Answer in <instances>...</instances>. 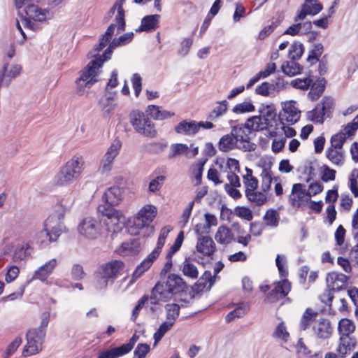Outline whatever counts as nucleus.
Masks as SVG:
<instances>
[{
    "label": "nucleus",
    "instance_id": "9d476101",
    "mask_svg": "<svg viewBox=\"0 0 358 358\" xmlns=\"http://www.w3.org/2000/svg\"><path fill=\"white\" fill-rule=\"evenodd\" d=\"M130 122L134 129L139 134L149 137L155 136L156 130L154 128V125L143 113L133 111L130 114Z\"/></svg>",
    "mask_w": 358,
    "mask_h": 358
},
{
    "label": "nucleus",
    "instance_id": "c03bdc74",
    "mask_svg": "<svg viewBox=\"0 0 358 358\" xmlns=\"http://www.w3.org/2000/svg\"><path fill=\"white\" fill-rule=\"evenodd\" d=\"M246 173L243 176V184L245 187V191L256 190L258 187V180L253 176L252 170L245 167Z\"/></svg>",
    "mask_w": 358,
    "mask_h": 358
},
{
    "label": "nucleus",
    "instance_id": "680f3d73",
    "mask_svg": "<svg viewBox=\"0 0 358 358\" xmlns=\"http://www.w3.org/2000/svg\"><path fill=\"white\" fill-rule=\"evenodd\" d=\"M323 52V45L321 43L314 45L310 55L307 58V61L311 63H315L319 61V57Z\"/></svg>",
    "mask_w": 358,
    "mask_h": 358
},
{
    "label": "nucleus",
    "instance_id": "f03ea898",
    "mask_svg": "<svg viewBox=\"0 0 358 358\" xmlns=\"http://www.w3.org/2000/svg\"><path fill=\"white\" fill-rule=\"evenodd\" d=\"M85 168V162L82 155L76 154L59 168L53 178V183L57 187H66L82 175Z\"/></svg>",
    "mask_w": 358,
    "mask_h": 358
},
{
    "label": "nucleus",
    "instance_id": "393cba45",
    "mask_svg": "<svg viewBox=\"0 0 358 358\" xmlns=\"http://www.w3.org/2000/svg\"><path fill=\"white\" fill-rule=\"evenodd\" d=\"M21 69V66L18 64H4L0 74V87L8 85L11 80L20 73Z\"/></svg>",
    "mask_w": 358,
    "mask_h": 358
},
{
    "label": "nucleus",
    "instance_id": "9b49d317",
    "mask_svg": "<svg viewBox=\"0 0 358 358\" xmlns=\"http://www.w3.org/2000/svg\"><path fill=\"white\" fill-rule=\"evenodd\" d=\"M45 335V331L29 329L26 334L27 344L23 350V355L28 357L38 354L42 350Z\"/></svg>",
    "mask_w": 358,
    "mask_h": 358
},
{
    "label": "nucleus",
    "instance_id": "423d86ee",
    "mask_svg": "<svg viewBox=\"0 0 358 358\" xmlns=\"http://www.w3.org/2000/svg\"><path fill=\"white\" fill-rule=\"evenodd\" d=\"M124 268V263L120 260H112L103 264L97 273L96 287L99 289H105L109 283L122 274Z\"/></svg>",
    "mask_w": 358,
    "mask_h": 358
},
{
    "label": "nucleus",
    "instance_id": "13d9d810",
    "mask_svg": "<svg viewBox=\"0 0 358 358\" xmlns=\"http://www.w3.org/2000/svg\"><path fill=\"white\" fill-rule=\"evenodd\" d=\"M313 81V78H312L310 76H308L304 78H296L295 80H293L291 82V85L294 88L305 90H308L310 87Z\"/></svg>",
    "mask_w": 358,
    "mask_h": 358
},
{
    "label": "nucleus",
    "instance_id": "052dcab7",
    "mask_svg": "<svg viewBox=\"0 0 358 358\" xmlns=\"http://www.w3.org/2000/svg\"><path fill=\"white\" fill-rule=\"evenodd\" d=\"M304 48L302 43H294L289 50V57L292 60L299 59L303 52Z\"/></svg>",
    "mask_w": 358,
    "mask_h": 358
},
{
    "label": "nucleus",
    "instance_id": "864d4df0",
    "mask_svg": "<svg viewBox=\"0 0 358 358\" xmlns=\"http://www.w3.org/2000/svg\"><path fill=\"white\" fill-rule=\"evenodd\" d=\"M345 140L346 134H343V132L342 131L338 132L336 134H334L331 136L329 147L335 149L344 150L343 147Z\"/></svg>",
    "mask_w": 358,
    "mask_h": 358
},
{
    "label": "nucleus",
    "instance_id": "774afa93",
    "mask_svg": "<svg viewBox=\"0 0 358 358\" xmlns=\"http://www.w3.org/2000/svg\"><path fill=\"white\" fill-rule=\"evenodd\" d=\"M150 349V345L148 344H138L134 352V358H145Z\"/></svg>",
    "mask_w": 358,
    "mask_h": 358
},
{
    "label": "nucleus",
    "instance_id": "69168bd1",
    "mask_svg": "<svg viewBox=\"0 0 358 358\" xmlns=\"http://www.w3.org/2000/svg\"><path fill=\"white\" fill-rule=\"evenodd\" d=\"M207 159H200L193 167L192 173L197 181V184H200L202 178L203 166Z\"/></svg>",
    "mask_w": 358,
    "mask_h": 358
},
{
    "label": "nucleus",
    "instance_id": "473e14b6",
    "mask_svg": "<svg viewBox=\"0 0 358 358\" xmlns=\"http://www.w3.org/2000/svg\"><path fill=\"white\" fill-rule=\"evenodd\" d=\"M215 239L220 244L228 245L234 239V237L229 228L222 225L218 227L215 235Z\"/></svg>",
    "mask_w": 358,
    "mask_h": 358
},
{
    "label": "nucleus",
    "instance_id": "1a4fd4ad",
    "mask_svg": "<svg viewBox=\"0 0 358 358\" xmlns=\"http://www.w3.org/2000/svg\"><path fill=\"white\" fill-rule=\"evenodd\" d=\"M25 16L22 17L24 27H31V20L36 22H43L53 17V13L49 9H42L38 5L28 4L24 9Z\"/></svg>",
    "mask_w": 358,
    "mask_h": 358
},
{
    "label": "nucleus",
    "instance_id": "a19ab883",
    "mask_svg": "<svg viewBox=\"0 0 358 358\" xmlns=\"http://www.w3.org/2000/svg\"><path fill=\"white\" fill-rule=\"evenodd\" d=\"M317 315V312L310 308H306L300 321V329L305 331L310 325L313 327V323L317 320L315 319Z\"/></svg>",
    "mask_w": 358,
    "mask_h": 358
},
{
    "label": "nucleus",
    "instance_id": "f704fd0d",
    "mask_svg": "<svg viewBox=\"0 0 358 358\" xmlns=\"http://www.w3.org/2000/svg\"><path fill=\"white\" fill-rule=\"evenodd\" d=\"M115 9L117 10V14L115 17V21L118 24V31H123L125 29L124 11L122 8V3L116 2L110 9L108 15L110 18L114 15Z\"/></svg>",
    "mask_w": 358,
    "mask_h": 358
},
{
    "label": "nucleus",
    "instance_id": "4be33fe9",
    "mask_svg": "<svg viewBox=\"0 0 358 358\" xmlns=\"http://www.w3.org/2000/svg\"><path fill=\"white\" fill-rule=\"evenodd\" d=\"M322 10V5L317 0H306L301 10L295 17L294 21L298 22L305 19L307 15H315Z\"/></svg>",
    "mask_w": 358,
    "mask_h": 358
},
{
    "label": "nucleus",
    "instance_id": "f257e3e1",
    "mask_svg": "<svg viewBox=\"0 0 358 358\" xmlns=\"http://www.w3.org/2000/svg\"><path fill=\"white\" fill-rule=\"evenodd\" d=\"M133 37V32L126 33L118 38L113 39L102 55L92 56V59L80 71V76L76 80L77 93L78 95H84L85 88H90L98 82V76L101 72V69L103 63L110 58L113 50L117 46L129 43Z\"/></svg>",
    "mask_w": 358,
    "mask_h": 358
},
{
    "label": "nucleus",
    "instance_id": "5fc2aeb1",
    "mask_svg": "<svg viewBox=\"0 0 358 358\" xmlns=\"http://www.w3.org/2000/svg\"><path fill=\"white\" fill-rule=\"evenodd\" d=\"M99 103L103 113L106 115H110L116 107V103L113 99L110 97L101 99Z\"/></svg>",
    "mask_w": 358,
    "mask_h": 358
},
{
    "label": "nucleus",
    "instance_id": "2f4dec72",
    "mask_svg": "<svg viewBox=\"0 0 358 358\" xmlns=\"http://www.w3.org/2000/svg\"><path fill=\"white\" fill-rule=\"evenodd\" d=\"M160 18V15H150L144 17L141 20V24L140 27H138L136 31H148L156 29L158 27L159 20Z\"/></svg>",
    "mask_w": 358,
    "mask_h": 358
},
{
    "label": "nucleus",
    "instance_id": "f8f14e48",
    "mask_svg": "<svg viewBox=\"0 0 358 358\" xmlns=\"http://www.w3.org/2000/svg\"><path fill=\"white\" fill-rule=\"evenodd\" d=\"M231 135L237 140L238 143V149L243 152H251L255 150L256 144L250 141L249 135L251 133L246 123L234 126L231 130Z\"/></svg>",
    "mask_w": 358,
    "mask_h": 358
},
{
    "label": "nucleus",
    "instance_id": "f3484780",
    "mask_svg": "<svg viewBox=\"0 0 358 358\" xmlns=\"http://www.w3.org/2000/svg\"><path fill=\"white\" fill-rule=\"evenodd\" d=\"M312 331L317 339L325 341L331 337L334 329L328 319L320 318L313 323Z\"/></svg>",
    "mask_w": 358,
    "mask_h": 358
},
{
    "label": "nucleus",
    "instance_id": "a211bd4d",
    "mask_svg": "<svg viewBox=\"0 0 358 358\" xmlns=\"http://www.w3.org/2000/svg\"><path fill=\"white\" fill-rule=\"evenodd\" d=\"M216 250V245L213 240L208 236L197 237L196 253L199 257L212 258Z\"/></svg>",
    "mask_w": 358,
    "mask_h": 358
},
{
    "label": "nucleus",
    "instance_id": "0eeeda50",
    "mask_svg": "<svg viewBox=\"0 0 358 358\" xmlns=\"http://www.w3.org/2000/svg\"><path fill=\"white\" fill-rule=\"evenodd\" d=\"M173 229L171 226L164 227L159 233L157 246L152 252L137 266L133 273L134 278H139L152 264L153 262L159 255L165 243L166 238L169 232Z\"/></svg>",
    "mask_w": 358,
    "mask_h": 358
},
{
    "label": "nucleus",
    "instance_id": "dca6fc26",
    "mask_svg": "<svg viewBox=\"0 0 358 358\" xmlns=\"http://www.w3.org/2000/svg\"><path fill=\"white\" fill-rule=\"evenodd\" d=\"M310 201V195L307 194L305 185L296 183L292 185L288 201L293 208H301L306 206Z\"/></svg>",
    "mask_w": 358,
    "mask_h": 358
},
{
    "label": "nucleus",
    "instance_id": "5701e85b",
    "mask_svg": "<svg viewBox=\"0 0 358 358\" xmlns=\"http://www.w3.org/2000/svg\"><path fill=\"white\" fill-rule=\"evenodd\" d=\"M171 157L184 155L187 158H193L199 153L198 147H194L192 144L188 146L187 144L176 143L171 145Z\"/></svg>",
    "mask_w": 358,
    "mask_h": 358
},
{
    "label": "nucleus",
    "instance_id": "aec40b11",
    "mask_svg": "<svg viewBox=\"0 0 358 358\" xmlns=\"http://www.w3.org/2000/svg\"><path fill=\"white\" fill-rule=\"evenodd\" d=\"M259 112L260 115L264 119V123L268 126V131L273 130L277 127L279 122L281 120L276 117L275 108L274 105H266L262 106L259 109Z\"/></svg>",
    "mask_w": 358,
    "mask_h": 358
},
{
    "label": "nucleus",
    "instance_id": "6ab92c4d",
    "mask_svg": "<svg viewBox=\"0 0 358 358\" xmlns=\"http://www.w3.org/2000/svg\"><path fill=\"white\" fill-rule=\"evenodd\" d=\"M291 289V284L287 280L278 282L267 296V300L270 303H274L284 298Z\"/></svg>",
    "mask_w": 358,
    "mask_h": 358
},
{
    "label": "nucleus",
    "instance_id": "72a5a7b5",
    "mask_svg": "<svg viewBox=\"0 0 358 358\" xmlns=\"http://www.w3.org/2000/svg\"><path fill=\"white\" fill-rule=\"evenodd\" d=\"M326 80L324 78H319L313 81L310 86V90L308 93L310 99L313 101L317 100L325 90Z\"/></svg>",
    "mask_w": 358,
    "mask_h": 358
},
{
    "label": "nucleus",
    "instance_id": "bb28decb",
    "mask_svg": "<svg viewBox=\"0 0 358 358\" xmlns=\"http://www.w3.org/2000/svg\"><path fill=\"white\" fill-rule=\"evenodd\" d=\"M281 117V121L285 120L288 124H292L299 120L300 111L295 107L294 102L285 103Z\"/></svg>",
    "mask_w": 358,
    "mask_h": 358
},
{
    "label": "nucleus",
    "instance_id": "e433bc0d",
    "mask_svg": "<svg viewBox=\"0 0 358 358\" xmlns=\"http://www.w3.org/2000/svg\"><path fill=\"white\" fill-rule=\"evenodd\" d=\"M355 329V322L348 318H342L338 323V336H352Z\"/></svg>",
    "mask_w": 358,
    "mask_h": 358
},
{
    "label": "nucleus",
    "instance_id": "20e7f679",
    "mask_svg": "<svg viewBox=\"0 0 358 358\" xmlns=\"http://www.w3.org/2000/svg\"><path fill=\"white\" fill-rule=\"evenodd\" d=\"M69 210L70 206H65L62 203L57 205L54 212L45 221V231H42L41 234L49 236L50 242L56 241L59 236L66 231L64 219Z\"/></svg>",
    "mask_w": 358,
    "mask_h": 358
},
{
    "label": "nucleus",
    "instance_id": "4d7b16f0",
    "mask_svg": "<svg viewBox=\"0 0 358 358\" xmlns=\"http://www.w3.org/2000/svg\"><path fill=\"white\" fill-rule=\"evenodd\" d=\"M282 71L285 74L293 76L300 73L301 68L300 65L294 61L287 62L286 65L282 66Z\"/></svg>",
    "mask_w": 358,
    "mask_h": 358
},
{
    "label": "nucleus",
    "instance_id": "4468645a",
    "mask_svg": "<svg viewBox=\"0 0 358 358\" xmlns=\"http://www.w3.org/2000/svg\"><path fill=\"white\" fill-rule=\"evenodd\" d=\"M103 215L106 217L103 220V224L108 232L117 233L124 227L125 217L120 211L109 208L106 209L105 212H103Z\"/></svg>",
    "mask_w": 358,
    "mask_h": 358
},
{
    "label": "nucleus",
    "instance_id": "bf43d9fd",
    "mask_svg": "<svg viewBox=\"0 0 358 358\" xmlns=\"http://www.w3.org/2000/svg\"><path fill=\"white\" fill-rule=\"evenodd\" d=\"M228 102L227 101H222L219 103V105L214 108L209 115V118L212 120H215L220 116L225 113L227 110Z\"/></svg>",
    "mask_w": 358,
    "mask_h": 358
},
{
    "label": "nucleus",
    "instance_id": "4c0bfd02",
    "mask_svg": "<svg viewBox=\"0 0 358 358\" xmlns=\"http://www.w3.org/2000/svg\"><path fill=\"white\" fill-rule=\"evenodd\" d=\"M327 158L334 165L341 166L345 161L344 150L329 147L326 150Z\"/></svg>",
    "mask_w": 358,
    "mask_h": 358
},
{
    "label": "nucleus",
    "instance_id": "a878e982",
    "mask_svg": "<svg viewBox=\"0 0 358 358\" xmlns=\"http://www.w3.org/2000/svg\"><path fill=\"white\" fill-rule=\"evenodd\" d=\"M356 346L355 338L352 336H339L336 352L341 358L345 357Z\"/></svg>",
    "mask_w": 358,
    "mask_h": 358
},
{
    "label": "nucleus",
    "instance_id": "c756f323",
    "mask_svg": "<svg viewBox=\"0 0 358 358\" xmlns=\"http://www.w3.org/2000/svg\"><path fill=\"white\" fill-rule=\"evenodd\" d=\"M175 131L179 134L194 135L198 133L197 122L194 120H182L175 127Z\"/></svg>",
    "mask_w": 358,
    "mask_h": 358
},
{
    "label": "nucleus",
    "instance_id": "6e6552de",
    "mask_svg": "<svg viewBox=\"0 0 358 358\" xmlns=\"http://www.w3.org/2000/svg\"><path fill=\"white\" fill-rule=\"evenodd\" d=\"M334 100L331 96H324L314 109L307 113V118L314 123L322 124L325 118L330 117L334 110Z\"/></svg>",
    "mask_w": 358,
    "mask_h": 358
},
{
    "label": "nucleus",
    "instance_id": "8fccbe9b",
    "mask_svg": "<svg viewBox=\"0 0 358 358\" xmlns=\"http://www.w3.org/2000/svg\"><path fill=\"white\" fill-rule=\"evenodd\" d=\"M184 305L182 303L181 306ZM180 308V305L176 303H169L165 306V309L166 311V320L169 321H172L175 323L176 319L179 316V311Z\"/></svg>",
    "mask_w": 358,
    "mask_h": 358
},
{
    "label": "nucleus",
    "instance_id": "a18cd8bd",
    "mask_svg": "<svg viewBox=\"0 0 358 358\" xmlns=\"http://www.w3.org/2000/svg\"><path fill=\"white\" fill-rule=\"evenodd\" d=\"M248 199L256 206H262L266 201L267 197L264 192H257L256 190L245 191Z\"/></svg>",
    "mask_w": 358,
    "mask_h": 358
},
{
    "label": "nucleus",
    "instance_id": "7ed1b4c3",
    "mask_svg": "<svg viewBox=\"0 0 358 358\" xmlns=\"http://www.w3.org/2000/svg\"><path fill=\"white\" fill-rule=\"evenodd\" d=\"M185 282L178 275L170 274L164 283L158 282L151 292L150 301L151 304L157 305L170 298L171 294L178 293L184 289Z\"/></svg>",
    "mask_w": 358,
    "mask_h": 358
},
{
    "label": "nucleus",
    "instance_id": "de8ad7c7",
    "mask_svg": "<svg viewBox=\"0 0 358 358\" xmlns=\"http://www.w3.org/2000/svg\"><path fill=\"white\" fill-rule=\"evenodd\" d=\"M260 177L262 179V190L264 192H266L271 189L273 180L271 170L268 168H263Z\"/></svg>",
    "mask_w": 358,
    "mask_h": 358
},
{
    "label": "nucleus",
    "instance_id": "37998d69",
    "mask_svg": "<svg viewBox=\"0 0 358 358\" xmlns=\"http://www.w3.org/2000/svg\"><path fill=\"white\" fill-rule=\"evenodd\" d=\"M182 271L184 275L192 279H196L199 275V271L195 264L189 259H185L182 264Z\"/></svg>",
    "mask_w": 358,
    "mask_h": 358
},
{
    "label": "nucleus",
    "instance_id": "ea45409f",
    "mask_svg": "<svg viewBox=\"0 0 358 358\" xmlns=\"http://www.w3.org/2000/svg\"><path fill=\"white\" fill-rule=\"evenodd\" d=\"M224 160H217L216 164L219 166L220 171H228V173H240L239 162L234 158H228L225 163Z\"/></svg>",
    "mask_w": 358,
    "mask_h": 358
},
{
    "label": "nucleus",
    "instance_id": "0e129e2a",
    "mask_svg": "<svg viewBox=\"0 0 358 358\" xmlns=\"http://www.w3.org/2000/svg\"><path fill=\"white\" fill-rule=\"evenodd\" d=\"M345 229L342 225H339L335 231L334 237L336 246L341 248H345Z\"/></svg>",
    "mask_w": 358,
    "mask_h": 358
},
{
    "label": "nucleus",
    "instance_id": "49530a36",
    "mask_svg": "<svg viewBox=\"0 0 358 358\" xmlns=\"http://www.w3.org/2000/svg\"><path fill=\"white\" fill-rule=\"evenodd\" d=\"M245 123L251 131L263 130L264 129L268 128L266 123H264V119L261 115L253 116L248 118Z\"/></svg>",
    "mask_w": 358,
    "mask_h": 358
},
{
    "label": "nucleus",
    "instance_id": "39448f33",
    "mask_svg": "<svg viewBox=\"0 0 358 358\" xmlns=\"http://www.w3.org/2000/svg\"><path fill=\"white\" fill-rule=\"evenodd\" d=\"M157 213V208L150 204L145 205L138 213L133 217L129 232L131 235H138L140 231L144 229L153 232L152 227H150V223L153 221Z\"/></svg>",
    "mask_w": 358,
    "mask_h": 358
},
{
    "label": "nucleus",
    "instance_id": "e2e57ef3",
    "mask_svg": "<svg viewBox=\"0 0 358 358\" xmlns=\"http://www.w3.org/2000/svg\"><path fill=\"white\" fill-rule=\"evenodd\" d=\"M255 110L254 105L248 101H244L236 104L232 111L236 114L252 112Z\"/></svg>",
    "mask_w": 358,
    "mask_h": 358
},
{
    "label": "nucleus",
    "instance_id": "2eb2a0df",
    "mask_svg": "<svg viewBox=\"0 0 358 358\" xmlns=\"http://www.w3.org/2000/svg\"><path fill=\"white\" fill-rule=\"evenodd\" d=\"M122 146L119 139H115L107 149L100 162L99 169L103 173H108L113 167V162L118 155Z\"/></svg>",
    "mask_w": 358,
    "mask_h": 358
},
{
    "label": "nucleus",
    "instance_id": "58836bf2",
    "mask_svg": "<svg viewBox=\"0 0 358 358\" xmlns=\"http://www.w3.org/2000/svg\"><path fill=\"white\" fill-rule=\"evenodd\" d=\"M118 27V24H117V22L115 24H111L107 29L105 34H103L100 40V42H99V44L98 45V46H96L94 51L96 52V53L94 54V55H97V56H99L100 55L99 54V52L103 48H105L107 44L108 43V42L110 41L112 36L114 34V31H115V29L116 27ZM117 31L119 32L120 31L117 30ZM93 55H92L90 57H92Z\"/></svg>",
    "mask_w": 358,
    "mask_h": 358
},
{
    "label": "nucleus",
    "instance_id": "6e6d98bb",
    "mask_svg": "<svg viewBox=\"0 0 358 358\" xmlns=\"http://www.w3.org/2000/svg\"><path fill=\"white\" fill-rule=\"evenodd\" d=\"M273 338L281 340L283 343H287L289 337V334L287 331V328L284 322H280L276 327L273 333Z\"/></svg>",
    "mask_w": 358,
    "mask_h": 358
},
{
    "label": "nucleus",
    "instance_id": "ddd939ff",
    "mask_svg": "<svg viewBox=\"0 0 358 358\" xmlns=\"http://www.w3.org/2000/svg\"><path fill=\"white\" fill-rule=\"evenodd\" d=\"M101 222L92 217H85L78 226L80 235L89 240H94L101 235Z\"/></svg>",
    "mask_w": 358,
    "mask_h": 358
},
{
    "label": "nucleus",
    "instance_id": "09e8293b",
    "mask_svg": "<svg viewBox=\"0 0 358 358\" xmlns=\"http://www.w3.org/2000/svg\"><path fill=\"white\" fill-rule=\"evenodd\" d=\"M279 129L283 131L285 136L287 137H292L296 134V131L293 128L285 127L282 122L280 121L273 130H269L268 134L266 136L268 137H275L279 133Z\"/></svg>",
    "mask_w": 358,
    "mask_h": 358
},
{
    "label": "nucleus",
    "instance_id": "603ef678",
    "mask_svg": "<svg viewBox=\"0 0 358 358\" xmlns=\"http://www.w3.org/2000/svg\"><path fill=\"white\" fill-rule=\"evenodd\" d=\"M174 323L166 320L159 326L157 331L154 334L155 345L163 338L164 334L173 327Z\"/></svg>",
    "mask_w": 358,
    "mask_h": 358
},
{
    "label": "nucleus",
    "instance_id": "338daca9",
    "mask_svg": "<svg viewBox=\"0 0 358 358\" xmlns=\"http://www.w3.org/2000/svg\"><path fill=\"white\" fill-rule=\"evenodd\" d=\"M7 273L6 274L5 280L7 282L10 283L13 282L19 275L20 268L15 265L8 266Z\"/></svg>",
    "mask_w": 358,
    "mask_h": 358
},
{
    "label": "nucleus",
    "instance_id": "c85d7f7f",
    "mask_svg": "<svg viewBox=\"0 0 358 358\" xmlns=\"http://www.w3.org/2000/svg\"><path fill=\"white\" fill-rule=\"evenodd\" d=\"M124 190L117 186L108 188L104 193L103 198L110 206H115L120 203L123 199Z\"/></svg>",
    "mask_w": 358,
    "mask_h": 358
},
{
    "label": "nucleus",
    "instance_id": "7c9ffc66",
    "mask_svg": "<svg viewBox=\"0 0 358 358\" xmlns=\"http://www.w3.org/2000/svg\"><path fill=\"white\" fill-rule=\"evenodd\" d=\"M32 248L28 242L24 245H17L13 251L12 260L15 263H20L31 257Z\"/></svg>",
    "mask_w": 358,
    "mask_h": 358
},
{
    "label": "nucleus",
    "instance_id": "3c124183",
    "mask_svg": "<svg viewBox=\"0 0 358 358\" xmlns=\"http://www.w3.org/2000/svg\"><path fill=\"white\" fill-rule=\"evenodd\" d=\"M124 355L125 353L120 346L100 352L97 358H118Z\"/></svg>",
    "mask_w": 358,
    "mask_h": 358
},
{
    "label": "nucleus",
    "instance_id": "412c9836",
    "mask_svg": "<svg viewBox=\"0 0 358 358\" xmlns=\"http://www.w3.org/2000/svg\"><path fill=\"white\" fill-rule=\"evenodd\" d=\"M141 248L142 243L141 241L138 238H134L129 241L123 242L115 250V252L121 256H131L138 254Z\"/></svg>",
    "mask_w": 358,
    "mask_h": 358
},
{
    "label": "nucleus",
    "instance_id": "b1692460",
    "mask_svg": "<svg viewBox=\"0 0 358 358\" xmlns=\"http://www.w3.org/2000/svg\"><path fill=\"white\" fill-rule=\"evenodd\" d=\"M57 266V260L55 258L50 259L35 271L31 279L45 282L48 276L53 273Z\"/></svg>",
    "mask_w": 358,
    "mask_h": 358
},
{
    "label": "nucleus",
    "instance_id": "79ce46f5",
    "mask_svg": "<svg viewBox=\"0 0 358 358\" xmlns=\"http://www.w3.org/2000/svg\"><path fill=\"white\" fill-rule=\"evenodd\" d=\"M147 111L151 117L157 120H163L174 115L173 113L161 110L159 106L155 105L149 106Z\"/></svg>",
    "mask_w": 358,
    "mask_h": 358
},
{
    "label": "nucleus",
    "instance_id": "c9c22d12",
    "mask_svg": "<svg viewBox=\"0 0 358 358\" xmlns=\"http://www.w3.org/2000/svg\"><path fill=\"white\" fill-rule=\"evenodd\" d=\"M238 145L237 140L234 138V135H231V132L224 135L218 143V148L222 152H229L235 148L238 149Z\"/></svg>",
    "mask_w": 358,
    "mask_h": 358
},
{
    "label": "nucleus",
    "instance_id": "cd10ccee",
    "mask_svg": "<svg viewBox=\"0 0 358 358\" xmlns=\"http://www.w3.org/2000/svg\"><path fill=\"white\" fill-rule=\"evenodd\" d=\"M348 278V277L346 275L331 272L328 273L326 281L329 289L339 290L345 285Z\"/></svg>",
    "mask_w": 358,
    "mask_h": 358
}]
</instances>
